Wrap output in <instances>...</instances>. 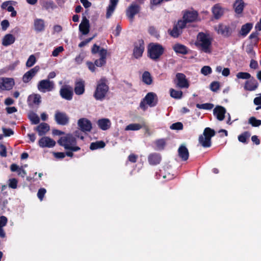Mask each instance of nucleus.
Wrapping results in <instances>:
<instances>
[{
  "instance_id": "obj_45",
  "label": "nucleus",
  "mask_w": 261,
  "mask_h": 261,
  "mask_svg": "<svg viewBox=\"0 0 261 261\" xmlns=\"http://www.w3.org/2000/svg\"><path fill=\"white\" fill-rule=\"evenodd\" d=\"M29 118L33 124H37L40 122L39 116L35 113H32L29 114Z\"/></svg>"
},
{
  "instance_id": "obj_55",
  "label": "nucleus",
  "mask_w": 261,
  "mask_h": 261,
  "mask_svg": "<svg viewBox=\"0 0 261 261\" xmlns=\"http://www.w3.org/2000/svg\"><path fill=\"white\" fill-rule=\"evenodd\" d=\"M220 88L218 82H213L210 85V89L212 91L216 92Z\"/></svg>"
},
{
  "instance_id": "obj_61",
  "label": "nucleus",
  "mask_w": 261,
  "mask_h": 261,
  "mask_svg": "<svg viewBox=\"0 0 261 261\" xmlns=\"http://www.w3.org/2000/svg\"><path fill=\"white\" fill-rule=\"evenodd\" d=\"M2 29L3 31H6L10 26L9 22L8 20L5 19L1 22Z\"/></svg>"
},
{
  "instance_id": "obj_12",
  "label": "nucleus",
  "mask_w": 261,
  "mask_h": 261,
  "mask_svg": "<svg viewBox=\"0 0 261 261\" xmlns=\"http://www.w3.org/2000/svg\"><path fill=\"white\" fill-rule=\"evenodd\" d=\"M140 7L136 4H131L126 9V15L129 19L133 21L135 16L139 13Z\"/></svg>"
},
{
  "instance_id": "obj_28",
  "label": "nucleus",
  "mask_w": 261,
  "mask_h": 261,
  "mask_svg": "<svg viewBox=\"0 0 261 261\" xmlns=\"http://www.w3.org/2000/svg\"><path fill=\"white\" fill-rule=\"evenodd\" d=\"M15 37L11 34L5 35L2 39V44L4 46H9L14 43Z\"/></svg>"
},
{
  "instance_id": "obj_25",
  "label": "nucleus",
  "mask_w": 261,
  "mask_h": 261,
  "mask_svg": "<svg viewBox=\"0 0 261 261\" xmlns=\"http://www.w3.org/2000/svg\"><path fill=\"white\" fill-rule=\"evenodd\" d=\"M38 133L40 136L45 135L49 130V126L47 123H41L34 129Z\"/></svg>"
},
{
  "instance_id": "obj_13",
  "label": "nucleus",
  "mask_w": 261,
  "mask_h": 261,
  "mask_svg": "<svg viewBox=\"0 0 261 261\" xmlns=\"http://www.w3.org/2000/svg\"><path fill=\"white\" fill-rule=\"evenodd\" d=\"M55 120L57 124L65 125L69 123V118L65 113L57 111L55 115Z\"/></svg>"
},
{
  "instance_id": "obj_58",
  "label": "nucleus",
  "mask_w": 261,
  "mask_h": 261,
  "mask_svg": "<svg viewBox=\"0 0 261 261\" xmlns=\"http://www.w3.org/2000/svg\"><path fill=\"white\" fill-rule=\"evenodd\" d=\"M254 103L258 106V107L256 108V110H258L260 108H261V94L259 96L256 97L254 99Z\"/></svg>"
},
{
  "instance_id": "obj_43",
  "label": "nucleus",
  "mask_w": 261,
  "mask_h": 261,
  "mask_svg": "<svg viewBox=\"0 0 261 261\" xmlns=\"http://www.w3.org/2000/svg\"><path fill=\"white\" fill-rule=\"evenodd\" d=\"M248 123L253 127H258L261 125V120L257 119L255 117H251L248 119Z\"/></svg>"
},
{
  "instance_id": "obj_64",
  "label": "nucleus",
  "mask_w": 261,
  "mask_h": 261,
  "mask_svg": "<svg viewBox=\"0 0 261 261\" xmlns=\"http://www.w3.org/2000/svg\"><path fill=\"white\" fill-rule=\"evenodd\" d=\"M122 28L120 24H118L116 26L115 30L113 32V34L116 37L119 36L121 31Z\"/></svg>"
},
{
  "instance_id": "obj_42",
  "label": "nucleus",
  "mask_w": 261,
  "mask_h": 261,
  "mask_svg": "<svg viewBox=\"0 0 261 261\" xmlns=\"http://www.w3.org/2000/svg\"><path fill=\"white\" fill-rule=\"evenodd\" d=\"M143 126L139 123H131L127 125L125 130H138L142 128Z\"/></svg>"
},
{
  "instance_id": "obj_22",
  "label": "nucleus",
  "mask_w": 261,
  "mask_h": 261,
  "mask_svg": "<svg viewBox=\"0 0 261 261\" xmlns=\"http://www.w3.org/2000/svg\"><path fill=\"white\" fill-rule=\"evenodd\" d=\"M214 115L219 121H222L225 118L226 109L222 106H216L214 109Z\"/></svg>"
},
{
  "instance_id": "obj_15",
  "label": "nucleus",
  "mask_w": 261,
  "mask_h": 261,
  "mask_svg": "<svg viewBox=\"0 0 261 261\" xmlns=\"http://www.w3.org/2000/svg\"><path fill=\"white\" fill-rule=\"evenodd\" d=\"M146 103L150 107H155L158 101V97L155 93L153 92L148 93L143 98Z\"/></svg>"
},
{
  "instance_id": "obj_63",
  "label": "nucleus",
  "mask_w": 261,
  "mask_h": 261,
  "mask_svg": "<svg viewBox=\"0 0 261 261\" xmlns=\"http://www.w3.org/2000/svg\"><path fill=\"white\" fill-rule=\"evenodd\" d=\"M246 52L248 54L250 55V58H253L255 57V53L253 50V48L252 46H250L246 49Z\"/></svg>"
},
{
  "instance_id": "obj_18",
  "label": "nucleus",
  "mask_w": 261,
  "mask_h": 261,
  "mask_svg": "<svg viewBox=\"0 0 261 261\" xmlns=\"http://www.w3.org/2000/svg\"><path fill=\"white\" fill-rule=\"evenodd\" d=\"M79 31L84 35H87L89 33V20L86 18V16L83 17L82 22L79 25Z\"/></svg>"
},
{
  "instance_id": "obj_39",
  "label": "nucleus",
  "mask_w": 261,
  "mask_h": 261,
  "mask_svg": "<svg viewBox=\"0 0 261 261\" xmlns=\"http://www.w3.org/2000/svg\"><path fill=\"white\" fill-rule=\"evenodd\" d=\"M142 81L146 85H151L152 83V79L150 73L148 71H145L142 74Z\"/></svg>"
},
{
  "instance_id": "obj_40",
  "label": "nucleus",
  "mask_w": 261,
  "mask_h": 261,
  "mask_svg": "<svg viewBox=\"0 0 261 261\" xmlns=\"http://www.w3.org/2000/svg\"><path fill=\"white\" fill-rule=\"evenodd\" d=\"M169 34L174 38H177L182 33V31L177 27V25H174L172 30H168Z\"/></svg>"
},
{
  "instance_id": "obj_19",
  "label": "nucleus",
  "mask_w": 261,
  "mask_h": 261,
  "mask_svg": "<svg viewBox=\"0 0 261 261\" xmlns=\"http://www.w3.org/2000/svg\"><path fill=\"white\" fill-rule=\"evenodd\" d=\"M177 80V85L180 88H188L189 84L188 80L186 79V75L182 73H177L176 75Z\"/></svg>"
},
{
  "instance_id": "obj_21",
  "label": "nucleus",
  "mask_w": 261,
  "mask_h": 261,
  "mask_svg": "<svg viewBox=\"0 0 261 261\" xmlns=\"http://www.w3.org/2000/svg\"><path fill=\"white\" fill-rule=\"evenodd\" d=\"M162 160V156L160 153L154 152L149 154L148 161L150 165L154 166L160 163Z\"/></svg>"
},
{
  "instance_id": "obj_29",
  "label": "nucleus",
  "mask_w": 261,
  "mask_h": 261,
  "mask_svg": "<svg viewBox=\"0 0 261 261\" xmlns=\"http://www.w3.org/2000/svg\"><path fill=\"white\" fill-rule=\"evenodd\" d=\"M173 49L177 54L187 55L188 53V48L185 45L179 43L175 44L173 46Z\"/></svg>"
},
{
  "instance_id": "obj_33",
  "label": "nucleus",
  "mask_w": 261,
  "mask_h": 261,
  "mask_svg": "<svg viewBox=\"0 0 261 261\" xmlns=\"http://www.w3.org/2000/svg\"><path fill=\"white\" fill-rule=\"evenodd\" d=\"M251 133L248 131H245L238 136V139L239 142L246 144L248 143Z\"/></svg>"
},
{
  "instance_id": "obj_9",
  "label": "nucleus",
  "mask_w": 261,
  "mask_h": 261,
  "mask_svg": "<svg viewBox=\"0 0 261 261\" xmlns=\"http://www.w3.org/2000/svg\"><path fill=\"white\" fill-rule=\"evenodd\" d=\"M218 34H220L224 37H230L233 32V29L229 25H225L220 23L215 28Z\"/></svg>"
},
{
  "instance_id": "obj_50",
  "label": "nucleus",
  "mask_w": 261,
  "mask_h": 261,
  "mask_svg": "<svg viewBox=\"0 0 261 261\" xmlns=\"http://www.w3.org/2000/svg\"><path fill=\"white\" fill-rule=\"evenodd\" d=\"M183 127V124L180 122L174 123L170 126V129L173 130H182Z\"/></svg>"
},
{
  "instance_id": "obj_47",
  "label": "nucleus",
  "mask_w": 261,
  "mask_h": 261,
  "mask_svg": "<svg viewBox=\"0 0 261 261\" xmlns=\"http://www.w3.org/2000/svg\"><path fill=\"white\" fill-rule=\"evenodd\" d=\"M196 107L198 109H204V110H211L214 107V105L211 103H205L203 104L197 103L196 105Z\"/></svg>"
},
{
  "instance_id": "obj_54",
  "label": "nucleus",
  "mask_w": 261,
  "mask_h": 261,
  "mask_svg": "<svg viewBox=\"0 0 261 261\" xmlns=\"http://www.w3.org/2000/svg\"><path fill=\"white\" fill-rule=\"evenodd\" d=\"M46 192V190L44 188H40L39 189L37 193V196L38 198L42 201L44 198V196Z\"/></svg>"
},
{
  "instance_id": "obj_48",
  "label": "nucleus",
  "mask_w": 261,
  "mask_h": 261,
  "mask_svg": "<svg viewBox=\"0 0 261 261\" xmlns=\"http://www.w3.org/2000/svg\"><path fill=\"white\" fill-rule=\"evenodd\" d=\"M236 76L238 79H244V80H248L251 77V75L250 73L246 72H238Z\"/></svg>"
},
{
  "instance_id": "obj_44",
  "label": "nucleus",
  "mask_w": 261,
  "mask_h": 261,
  "mask_svg": "<svg viewBox=\"0 0 261 261\" xmlns=\"http://www.w3.org/2000/svg\"><path fill=\"white\" fill-rule=\"evenodd\" d=\"M170 96L175 99H180L182 97V92L181 91H177L173 89L170 90Z\"/></svg>"
},
{
  "instance_id": "obj_32",
  "label": "nucleus",
  "mask_w": 261,
  "mask_h": 261,
  "mask_svg": "<svg viewBox=\"0 0 261 261\" xmlns=\"http://www.w3.org/2000/svg\"><path fill=\"white\" fill-rule=\"evenodd\" d=\"M212 12L215 19H219L223 14L222 8L218 5H215L212 8Z\"/></svg>"
},
{
  "instance_id": "obj_49",
  "label": "nucleus",
  "mask_w": 261,
  "mask_h": 261,
  "mask_svg": "<svg viewBox=\"0 0 261 261\" xmlns=\"http://www.w3.org/2000/svg\"><path fill=\"white\" fill-rule=\"evenodd\" d=\"M116 6L114 5L110 4L107 8V13H106V17L107 18H109L113 13Z\"/></svg>"
},
{
  "instance_id": "obj_41",
  "label": "nucleus",
  "mask_w": 261,
  "mask_h": 261,
  "mask_svg": "<svg viewBox=\"0 0 261 261\" xmlns=\"http://www.w3.org/2000/svg\"><path fill=\"white\" fill-rule=\"evenodd\" d=\"M155 144L158 150H163L166 145V140L165 139H158L155 141Z\"/></svg>"
},
{
  "instance_id": "obj_38",
  "label": "nucleus",
  "mask_w": 261,
  "mask_h": 261,
  "mask_svg": "<svg viewBox=\"0 0 261 261\" xmlns=\"http://www.w3.org/2000/svg\"><path fill=\"white\" fill-rule=\"evenodd\" d=\"M106 146L105 143L103 141H96L92 142L90 145V149L92 150L102 148Z\"/></svg>"
},
{
  "instance_id": "obj_24",
  "label": "nucleus",
  "mask_w": 261,
  "mask_h": 261,
  "mask_svg": "<svg viewBox=\"0 0 261 261\" xmlns=\"http://www.w3.org/2000/svg\"><path fill=\"white\" fill-rule=\"evenodd\" d=\"M179 157L183 161L188 160L189 156V152L187 148L184 145H181L178 149Z\"/></svg>"
},
{
  "instance_id": "obj_52",
  "label": "nucleus",
  "mask_w": 261,
  "mask_h": 261,
  "mask_svg": "<svg viewBox=\"0 0 261 261\" xmlns=\"http://www.w3.org/2000/svg\"><path fill=\"white\" fill-rule=\"evenodd\" d=\"M201 72L204 75H207L212 72V68L208 66H204L201 69Z\"/></svg>"
},
{
  "instance_id": "obj_30",
  "label": "nucleus",
  "mask_w": 261,
  "mask_h": 261,
  "mask_svg": "<svg viewBox=\"0 0 261 261\" xmlns=\"http://www.w3.org/2000/svg\"><path fill=\"white\" fill-rule=\"evenodd\" d=\"M244 3L243 0H236L233 4L235 12L238 14H241L244 8Z\"/></svg>"
},
{
  "instance_id": "obj_7",
  "label": "nucleus",
  "mask_w": 261,
  "mask_h": 261,
  "mask_svg": "<svg viewBox=\"0 0 261 261\" xmlns=\"http://www.w3.org/2000/svg\"><path fill=\"white\" fill-rule=\"evenodd\" d=\"M133 56L136 59L141 58L145 49V43L142 39L138 40L134 43Z\"/></svg>"
},
{
  "instance_id": "obj_31",
  "label": "nucleus",
  "mask_w": 261,
  "mask_h": 261,
  "mask_svg": "<svg viewBox=\"0 0 261 261\" xmlns=\"http://www.w3.org/2000/svg\"><path fill=\"white\" fill-rule=\"evenodd\" d=\"M39 3L42 8L47 10L49 9H54L56 7L54 2L51 0H39Z\"/></svg>"
},
{
  "instance_id": "obj_36",
  "label": "nucleus",
  "mask_w": 261,
  "mask_h": 261,
  "mask_svg": "<svg viewBox=\"0 0 261 261\" xmlns=\"http://www.w3.org/2000/svg\"><path fill=\"white\" fill-rule=\"evenodd\" d=\"M28 101L33 105H38L41 103V96L38 94L31 95L28 97Z\"/></svg>"
},
{
  "instance_id": "obj_62",
  "label": "nucleus",
  "mask_w": 261,
  "mask_h": 261,
  "mask_svg": "<svg viewBox=\"0 0 261 261\" xmlns=\"http://www.w3.org/2000/svg\"><path fill=\"white\" fill-rule=\"evenodd\" d=\"M8 219L6 216H2L0 217V227H3L6 225Z\"/></svg>"
},
{
  "instance_id": "obj_51",
  "label": "nucleus",
  "mask_w": 261,
  "mask_h": 261,
  "mask_svg": "<svg viewBox=\"0 0 261 261\" xmlns=\"http://www.w3.org/2000/svg\"><path fill=\"white\" fill-rule=\"evenodd\" d=\"M18 180L15 178H11L9 180V187L13 189H15L17 187Z\"/></svg>"
},
{
  "instance_id": "obj_10",
  "label": "nucleus",
  "mask_w": 261,
  "mask_h": 261,
  "mask_svg": "<svg viewBox=\"0 0 261 261\" xmlns=\"http://www.w3.org/2000/svg\"><path fill=\"white\" fill-rule=\"evenodd\" d=\"M77 125L80 130L83 132H90L92 128L91 122L85 118L79 119Z\"/></svg>"
},
{
  "instance_id": "obj_34",
  "label": "nucleus",
  "mask_w": 261,
  "mask_h": 261,
  "mask_svg": "<svg viewBox=\"0 0 261 261\" xmlns=\"http://www.w3.org/2000/svg\"><path fill=\"white\" fill-rule=\"evenodd\" d=\"M2 88L3 90H9L11 89L14 85V81L13 79H6L3 80L1 83Z\"/></svg>"
},
{
  "instance_id": "obj_11",
  "label": "nucleus",
  "mask_w": 261,
  "mask_h": 261,
  "mask_svg": "<svg viewBox=\"0 0 261 261\" xmlns=\"http://www.w3.org/2000/svg\"><path fill=\"white\" fill-rule=\"evenodd\" d=\"M60 94L63 98L67 100H71L73 95L72 88L68 85L62 86L60 90Z\"/></svg>"
},
{
  "instance_id": "obj_37",
  "label": "nucleus",
  "mask_w": 261,
  "mask_h": 261,
  "mask_svg": "<svg viewBox=\"0 0 261 261\" xmlns=\"http://www.w3.org/2000/svg\"><path fill=\"white\" fill-rule=\"evenodd\" d=\"M54 156L57 159H62L65 157L66 155L67 156L72 158L73 156V153L71 152V151H67L65 152H57L54 153Z\"/></svg>"
},
{
  "instance_id": "obj_59",
  "label": "nucleus",
  "mask_w": 261,
  "mask_h": 261,
  "mask_svg": "<svg viewBox=\"0 0 261 261\" xmlns=\"http://www.w3.org/2000/svg\"><path fill=\"white\" fill-rule=\"evenodd\" d=\"M188 23L185 19L179 20L178 21L176 25H177V27L179 28L181 30L185 28L186 26V24Z\"/></svg>"
},
{
  "instance_id": "obj_46",
  "label": "nucleus",
  "mask_w": 261,
  "mask_h": 261,
  "mask_svg": "<svg viewBox=\"0 0 261 261\" xmlns=\"http://www.w3.org/2000/svg\"><path fill=\"white\" fill-rule=\"evenodd\" d=\"M36 59L35 56L34 55H32L29 57L25 65L27 67H31L36 63Z\"/></svg>"
},
{
  "instance_id": "obj_20",
  "label": "nucleus",
  "mask_w": 261,
  "mask_h": 261,
  "mask_svg": "<svg viewBox=\"0 0 261 261\" xmlns=\"http://www.w3.org/2000/svg\"><path fill=\"white\" fill-rule=\"evenodd\" d=\"M198 16L197 11H187L183 15L182 19H185L187 22H192L196 20Z\"/></svg>"
},
{
  "instance_id": "obj_16",
  "label": "nucleus",
  "mask_w": 261,
  "mask_h": 261,
  "mask_svg": "<svg viewBox=\"0 0 261 261\" xmlns=\"http://www.w3.org/2000/svg\"><path fill=\"white\" fill-rule=\"evenodd\" d=\"M56 141L48 137H43L38 141V145L42 148H51L55 146Z\"/></svg>"
},
{
  "instance_id": "obj_1",
  "label": "nucleus",
  "mask_w": 261,
  "mask_h": 261,
  "mask_svg": "<svg viewBox=\"0 0 261 261\" xmlns=\"http://www.w3.org/2000/svg\"><path fill=\"white\" fill-rule=\"evenodd\" d=\"M91 53L93 55L98 53L100 56L99 59H96L94 63L90 61H87L86 63L89 69L93 72L95 71V66L100 67L106 64L107 50L103 48H100L99 46L94 44L91 48Z\"/></svg>"
},
{
  "instance_id": "obj_27",
  "label": "nucleus",
  "mask_w": 261,
  "mask_h": 261,
  "mask_svg": "<svg viewBox=\"0 0 261 261\" xmlns=\"http://www.w3.org/2000/svg\"><path fill=\"white\" fill-rule=\"evenodd\" d=\"M34 29L37 32H41L45 29V22L43 19L36 18L34 22Z\"/></svg>"
},
{
  "instance_id": "obj_57",
  "label": "nucleus",
  "mask_w": 261,
  "mask_h": 261,
  "mask_svg": "<svg viewBox=\"0 0 261 261\" xmlns=\"http://www.w3.org/2000/svg\"><path fill=\"white\" fill-rule=\"evenodd\" d=\"M7 155L6 146L3 144H0V155L2 157H6Z\"/></svg>"
},
{
  "instance_id": "obj_53",
  "label": "nucleus",
  "mask_w": 261,
  "mask_h": 261,
  "mask_svg": "<svg viewBox=\"0 0 261 261\" xmlns=\"http://www.w3.org/2000/svg\"><path fill=\"white\" fill-rule=\"evenodd\" d=\"M2 130L5 137H10L14 134L13 130L11 128L3 127Z\"/></svg>"
},
{
  "instance_id": "obj_4",
  "label": "nucleus",
  "mask_w": 261,
  "mask_h": 261,
  "mask_svg": "<svg viewBox=\"0 0 261 261\" xmlns=\"http://www.w3.org/2000/svg\"><path fill=\"white\" fill-rule=\"evenodd\" d=\"M109 90L108 81L105 77H101L97 82L93 96L96 100H102Z\"/></svg>"
},
{
  "instance_id": "obj_8",
  "label": "nucleus",
  "mask_w": 261,
  "mask_h": 261,
  "mask_svg": "<svg viewBox=\"0 0 261 261\" xmlns=\"http://www.w3.org/2000/svg\"><path fill=\"white\" fill-rule=\"evenodd\" d=\"M54 87V82L50 81L49 79L40 81L37 85L38 90L43 93L52 91Z\"/></svg>"
},
{
  "instance_id": "obj_6",
  "label": "nucleus",
  "mask_w": 261,
  "mask_h": 261,
  "mask_svg": "<svg viewBox=\"0 0 261 261\" xmlns=\"http://www.w3.org/2000/svg\"><path fill=\"white\" fill-rule=\"evenodd\" d=\"M216 134L214 129L210 127H206L203 133V135L199 136L198 141L203 147H210L211 146V138L214 137Z\"/></svg>"
},
{
  "instance_id": "obj_23",
  "label": "nucleus",
  "mask_w": 261,
  "mask_h": 261,
  "mask_svg": "<svg viewBox=\"0 0 261 261\" xmlns=\"http://www.w3.org/2000/svg\"><path fill=\"white\" fill-rule=\"evenodd\" d=\"M97 124L101 130H106L110 128L111 122L108 118H101L97 121Z\"/></svg>"
},
{
  "instance_id": "obj_2",
  "label": "nucleus",
  "mask_w": 261,
  "mask_h": 261,
  "mask_svg": "<svg viewBox=\"0 0 261 261\" xmlns=\"http://www.w3.org/2000/svg\"><path fill=\"white\" fill-rule=\"evenodd\" d=\"M195 45L201 52L209 54L212 52V38L208 34L203 32L199 33Z\"/></svg>"
},
{
  "instance_id": "obj_56",
  "label": "nucleus",
  "mask_w": 261,
  "mask_h": 261,
  "mask_svg": "<svg viewBox=\"0 0 261 261\" xmlns=\"http://www.w3.org/2000/svg\"><path fill=\"white\" fill-rule=\"evenodd\" d=\"M64 50V48L62 46H59L56 48L52 52V56L54 57H57L59 54Z\"/></svg>"
},
{
  "instance_id": "obj_60",
  "label": "nucleus",
  "mask_w": 261,
  "mask_h": 261,
  "mask_svg": "<svg viewBox=\"0 0 261 261\" xmlns=\"http://www.w3.org/2000/svg\"><path fill=\"white\" fill-rule=\"evenodd\" d=\"M138 155L134 153H130L128 156V160L131 163H135L137 162Z\"/></svg>"
},
{
  "instance_id": "obj_26",
  "label": "nucleus",
  "mask_w": 261,
  "mask_h": 261,
  "mask_svg": "<svg viewBox=\"0 0 261 261\" xmlns=\"http://www.w3.org/2000/svg\"><path fill=\"white\" fill-rule=\"evenodd\" d=\"M74 90L76 95L83 94L85 92V82L83 80H80L75 82Z\"/></svg>"
},
{
  "instance_id": "obj_3",
  "label": "nucleus",
  "mask_w": 261,
  "mask_h": 261,
  "mask_svg": "<svg viewBox=\"0 0 261 261\" xmlns=\"http://www.w3.org/2000/svg\"><path fill=\"white\" fill-rule=\"evenodd\" d=\"M57 143L60 146L63 147L66 150L71 151V152L81 150V148L76 145L77 141L75 137L71 134H67L60 137Z\"/></svg>"
},
{
  "instance_id": "obj_5",
  "label": "nucleus",
  "mask_w": 261,
  "mask_h": 261,
  "mask_svg": "<svg viewBox=\"0 0 261 261\" xmlns=\"http://www.w3.org/2000/svg\"><path fill=\"white\" fill-rule=\"evenodd\" d=\"M165 49L158 43H150L147 46V55L151 60L156 61L164 54Z\"/></svg>"
},
{
  "instance_id": "obj_14",
  "label": "nucleus",
  "mask_w": 261,
  "mask_h": 261,
  "mask_svg": "<svg viewBox=\"0 0 261 261\" xmlns=\"http://www.w3.org/2000/svg\"><path fill=\"white\" fill-rule=\"evenodd\" d=\"M40 70V67L37 65L31 68L25 72L22 76V81L24 83H29Z\"/></svg>"
},
{
  "instance_id": "obj_35",
  "label": "nucleus",
  "mask_w": 261,
  "mask_h": 261,
  "mask_svg": "<svg viewBox=\"0 0 261 261\" xmlns=\"http://www.w3.org/2000/svg\"><path fill=\"white\" fill-rule=\"evenodd\" d=\"M252 27L253 25L251 23H247L243 25L240 31V34L244 37L246 36L251 31Z\"/></svg>"
},
{
  "instance_id": "obj_17",
  "label": "nucleus",
  "mask_w": 261,
  "mask_h": 261,
  "mask_svg": "<svg viewBox=\"0 0 261 261\" xmlns=\"http://www.w3.org/2000/svg\"><path fill=\"white\" fill-rule=\"evenodd\" d=\"M258 84L257 81L251 76L250 79L247 80L244 84V88L245 90L252 91L255 90L258 87Z\"/></svg>"
}]
</instances>
